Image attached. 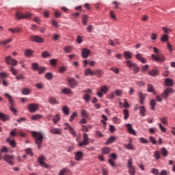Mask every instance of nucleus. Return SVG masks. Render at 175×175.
<instances>
[{
    "label": "nucleus",
    "mask_w": 175,
    "mask_h": 175,
    "mask_svg": "<svg viewBox=\"0 0 175 175\" xmlns=\"http://www.w3.org/2000/svg\"><path fill=\"white\" fill-rule=\"evenodd\" d=\"M31 135L35 139V143L38 146V150L42 147V144L43 143V139H44V133L43 131L31 132Z\"/></svg>",
    "instance_id": "obj_1"
},
{
    "label": "nucleus",
    "mask_w": 175,
    "mask_h": 175,
    "mask_svg": "<svg viewBox=\"0 0 175 175\" xmlns=\"http://www.w3.org/2000/svg\"><path fill=\"white\" fill-rule=\"evenodd\" d=\"M153 51L157 55L152 54L151 55V58L152 61H154L155 62H165V56L162 54L159 53V50H158V48L154 47Z\"/></svg>",
    "instance_id": "obj_2"
},
{
    "label": "nucleus",
    "mask_w": 175,
    "mask_h": 175,
    "mask_svg": "<svg viewBox=\"0 0 175 175\" xmlns=\"http://www.w3.org/2000/svg\"><path fill=\"white\" fill-rule=\"evenodd\" d=\"M126 64L128 68H129L130 69H133L135 75L139 73V70H140V68H139V67L135 64L131 63L130 60H126Z\"/></svg>",
    "instance_id": "obj_3"
},
{
    "label": "nucleus",
    "mask_w": 175,
    "mask_h": 175,
    "mask_svg": "<svg viewBox=\"0 0 175 175\" xmlns=\"http://www.w3.org/2000/svg\"><path fill=\"white\" fill-rule=\"evenodd\" d=\"M32 16V14L27 12L26 14H21L18 12L16 13V17L17 20H23L26 19L28 20L29 18H31Z\"/></svg>",
    "instance_id": "obj_4"
},
{
    "label": "nucleus",
    "mask_w": 175,
    "mask_h": 175,
    "mask_svg": "<svg viewBox=\"0 0 175 175\" xmlns=\"http://www.w3.org/2000/svg\"><path fill=\"white\" fill-rule=\"evenodd\" d=\"M83 142L79 141L78 143L79 147H83L84 146H88L90 139H88V135L85 133L83 134Z\"/></svg>",
    "instance_id": "obj_5"
},
{
    "label": "nucleus",
    "mask_w": 175,
    "mask_h": 175,
    "mask_svg": "<svg viewBox=\"0 0 175 175\" xmlns=\"http://www.w3.org/2000/svg\"><path fill=\"white\" fill-rule=\"evenodd\" d=\"M107 91H109V88H107L106 85L100 87V90L97 92L98 98H103V94H107Z\"/></svg>",
    "instance_id": "obj_6"
},
{
    "label": "nucleus",
    "mask_w": 175,
    "mask_h": 175,
    "mask_svg": "<svg viewBox=\"0 0 175 175\" xmlns=\"http://www.w3.org/2000/svg\"><path fill=\"white\" fill-rule=\"evenodd\" d=\"M173 92H174L173 88H168L163 92V93L161 94V96L162 98H163V99H167V98H169V94H173Z\"/></svg>",
    "instance_id": "obj_7"
},
{
    "label": "nucleus",
    "mask_w": 175,
    "mask_h": 175,
    "mask_svg": "<svg viewBox=\"0 0 175 175\" xmlns=\"http://www.w3.org/2000/svg\"><path fill=\"white\" fill-rule=\"evenodd\" d=\"M5 61L8 65H12V66H16L17 65V60L12 59V57L10 56L5 57Z\"/></svg>",
    "instance_id": "obj_8"
},
{
    "label": "nucleus",
    "mask_w": 175,
    "mask_h": 175,
    "mask_svg": "<svg viewBox=\"0 0 175 175\" xmlns=\"http://www.w3.org/2000/svg\"><path fill=\"white\" fill-rule=\"evenodd\" d=\"M3 159L7 163H9V165H13V161L14 159V156H10L8 154H5L3 157Z\"/></svg>",
    "instance_id": "obj_9"
},
{
    "label": "nucleus",
    "mask_w": 175,
    "mask_h": 175,
    "mask_svg": "<svg viewBox=\"0 0 175 175\" xmlns=\"http://www.w3.org/2000/svg\"><path fill=\"white\" fill-rule=\"evenodd\" d=\"M38 162L40 165V166H42V167H44L45 169H49V165H47V163H46V162H44V161H46V157H44V156H40L38 157Z\"/></svg>",
    "instance_id": "obj_10"
},
{
    "label": "nucleus",
    "mask_w": 175,
    "mask_h": 175,
    "mask_svg": "<svg viewBox=\"0 0 175 175\" xmlns=\"http://www.w3.org/2000/svg\"><path fill=\"white\" fill-rule=\"evenodd\" d=\"M30 40L36 43H43L44 42V40L39 36H31Z\"/></svg>",
    "instance_id": "obj_11"
},
{
    "label": "nucleus",
    "mask_w": 175,
    "mask_h": 175,
    "mask_svg": "<svg viewBox=\"0 0 175 175\" xmlns=\"http://www.w3.org/2000/svg\"><path fill=\"white\" fill-rule=\"evenodd\" d=\"M110 159L108 160V163H109L111 167H114L116 166V158H117V154L115 153H112L110 155Z\"/></svg>",
    "instance_id": "obj_12"
},
{
    "label": "nucleus",
    "mask_w": 175,
    "mask_h": 175,
    "mask_svg": "<svg viewBox=\"0 0 175 175\" xmlns=\"http://www.w3.org/2000/svg\"><path fill=\"white\" fill-rule=\"evenodd\" d=\"M38 109H39V105L38 104L31 103L28 105V110L31 113H35Z\"/></svg>",
    "instance_id": "obj_13"
},
{
    "label": "nucleus",
    "mask_w": 175,
    "mask_h": 175,
    "mask_svg": "<svg viewBox=\"0 0 175 175\" xmlns=\"http://www.w3.org/2000/svg\"><path fill=\"white\" fill-rule=\"evenodd\" d=\"M65 131H66V129L69 130L70 133H71V135H72V136H76V131H75V129L70 126V124H69V123H65Z\"/></svg>",
    "instance_id": "obj_14"
},
{
    "label": "nucleus",
    "mask_w": 175,
    "mask_h": 175,
    "mask_svg": "<svg viewBox=\"0 0 175 175\" xmlns=\"http://www.w3.org/2000/svg\"><path fill=\"white\" fill-rule=\"evenodd\" d=\"M90 54H91V50L87 48L82 49L81 55L83 58H88V57L90 56Z\"/></svg>",
    "instance_id": "obj_15"
},
{
    "label": "nucleus",
    "mask_w": 175,
    "mask_h": 175,
    "mask_svg": "<svg viewBox=\"0 0 175 175\" xmlns=\"http://www.w3.org/2000/svg\"><path fill=\"white\" fill-rule=\"evenodd\" d=\"M4 96L8 100L10 106H14V100H13L12 96L9 95L8 93H5Z\"/></svg>",
    "instance_id": "obj_16"
},
{
    "label": "nucleus",
    "mask_w": 175,
    "mask_h": 175,
    "mask_svg": "<svg viewBox=\"0 0 175 175\" xmlns=\"http://www.w3.org/2000/svg\"><path fill=\"white\" fill-rule=\"evenodd\" d=\"M75 154V161H81V158L84 157V153L81 151H78Z\"/></svg>",
    "instance_id": "obj_17"
},
{
    "label": "nucleus",
    "mask_w": 175,
    "mask_h": 175,
    "mask_svg": "<svg viewBox=\"0 0 175 175\" xmlns=\"http://www.w3.org/2000/svg\"><path fill=\"white\" fill-rule=\"evenodd\" d=\"M126 126L127 128L128 132L131 133V135H134V136H136V131L132 128V124H126Z\"/></svg>",
    "instance_id": "obj_18"
},
{
    "label": "nucleus",
    "mask_w": 175,
    "mask_h": 175,
    "mask_svg": "<svg viewBox=\"0 0 175 175\" xmlns=\"http://www.w3.org/2000/svg\"><path fill=\"white\" fill-rule=\"evenodd\" d=\"M0 120L1 121H9L10 120V116L9 115H5V113L0 112Z\"/></svg>",
    "instance_id": "obj_19"
},
{
    "label": "nucleus",
    "mask_w": 175,
    "mask_h": 175,
    "mask_svg": "<svg viewBox=\"0 0 175 175\" xmlns=\"http://www.w3.org/2000/svg\"><path fill=\"white\" fill-rule=\"evenodd\" d=\"M50 133H52V135H61L62 130H61V129H52L50 130Z\"/></svg>",
    "instance_id": "obj_20"
},
{
    "label": "nucleus",
    "mask_w": 175,
    "mask_h": 175,
    "mask_svg": "<svg viewBox=\"0 0 175 175\" xmlns=\"http://www.w3.org/2000/svg\"><path fill=\"white\" fill-rule=\"evenodd\" d=\"M84 76H94V71L91 68H88L85 70Z\"/></svg>",
    "instance_id": "obj_21"
},
{
    "label": "nucleus",
    "mask_w": 175,
    "mask_h": 175,
    "mask_svg": "<svg viewBox=\"0 0 175 175\" xmlns=\"http://www.w3.org/2000/svg\"><path fill=\"white\" fill-rule=\"evenodd\" d=\"M135 58H137L138 59V61H139L142 64H146V62H147V59H146V58H144V57H142V55H140V54H137L135 55Z\"/></svg>",
    "instance_id": "obj_22"
},
{
    "label": "nucleus",
    "mask_w": 175,
    "mask_h": 175,
    "mask_svg": "<svg viewBox=\"0 0 175 175\" xmlns=\"http://www.w3.org/2000/svg\"><path fill=\"white\" fill-rule=\"evenodd\" d=\"M123 57H124L125 59H131V58H132V53L129 51H124Z\"/></svg>",
    "instance_id": "obj_23"
},
{
    "label": "nucleus",
    "mask_w": 175,
    "mask_h": 175,
    "mask_svg": "<svg viewBox=\"0 0 175 175\" xmlns=\"http://www.w3.org/2000/svg\"><path fill=\"white\" fill-rule=\"evenodd\" d=\"M103 75V70L100 69H97L95 71H94V76H97L98 77H102Z\"/></svg>",
    "instance_id": "obj_24"
},
{
    "label": "nucleus",
    "mask_w": 175,
    "mask_h": 175,
    "mask_svg": "<svg viewBox=\"0 0 175 175\" xmlns=\"http://www.w3.org/2000/svg\"><path fill=\"white\" fill-rule=\"evenodd\" d=\"M68 82L69 83V84L72 85H79V83L77 82V81H76V79H75L74 78H68Z\"/></svg>",
    "instance_id": "obj_25"
},
{
    "label": "nucleus",
    "mask_w": 175,
    "mask_h": 175,
    "mask_svg": "<svg viewBox=\"0 0 175 175\" xmlns=\"http://www.w3.org/2000/svg\"><path fill=\"white\" fill-rule=\"evenodd\" d=\"M49 102L51 105H58V100L54 97H50L49 98Z\"/></svg>",
    "instance_id": "obj_26"
},
{
    "label": "nucleus",
    "mask_w": 175,
    "mask_h": 175,
    "mask_svg": "<svg viewBox=\"0 0 175 175\" xmlns=\"http://www.w3.org/2000/svg\"><path fill=\"white\" fill-rule=\"evenodd\" d=\"M42 115H39V114H35L31 116V120H33V121H38V120H40V118H42Z\"/></svg>",
    "instance_id": "obj_27"
},
{
    "label": "nucleus",
    "mask_w": 175,
    "mask_h": 175,
    "mask_svg": "<svg viewBox=\"0 0 175 175\" xmlns=\"http://www.w3.org/2000/svg\"><path fill=\"white\" fill-rule=\"evenodd\" d=\"M81 117H83V118H88V117H90V114L85 109L81 110Z\"/></svg>",
    "instance_id": "obj_28"
},
{
    "label": "nucleus",
    "mask_w": 175,
    "mask_h": 175,
    "mask_svg": "<svg viewBox=\"0 0 175 175\" xmlns=\"http://www.w3.org/2000/svg\"><path fill=\"white\" fill-rule=\"evenodd\" d=\"M60 120H61V116H59V114H56L53 118V122L54 124H57Z\"/></svg>",
    "instance_id": "obj_29"
},
{
    "label": "nucleus",
    "mask_w": 175,
    "mask_h": 175,
    "mask_svg": "<svg viewBox=\"0 0 175 175\" xmlns=\"http://www.w3.org/2000/svg\"><path fill=\"white\" fill-rule=\"evenodd\" d=\"M62 94H64L65 95H69L70 94H72V91L70 90V89H68L67 88H64L62 90Z\"/></svg>",
    "instance_id": "obj_30"
},
{
    "label": "nucleus",
    "mask_w": 175,
    "mask_h": 175,
    "mask_svg": "<svg viewBox=\"0 0 175 175\" xmlns=\"http://www.w3.org/2000/svg\"><path fill=\"white\" fill-rule=\"evenodd\" d=\"M7 142L9 143V144H10L12 147H16V141H14V139L7 138Z\"/></svg>",
    "instance_id": "obj_31"
},
{
    "label": "nucleus",
    "mask_w": 175,
    "mask_h": 175,
    "mask_svg": "<svg viewBox=\"0 0 175 175\" xmlns=\"http://www.w3.org/2000/svg\"><path fill=\"white\" fill-rule=\"evenodd\" d=\"M8 31L10 32H12V33H20V29L19 28H14V29H12V28H10L8 29Z\"/></svg>",
    "instance_id": "obj_32"
},
{
    "label": "nucleus",
    "mask_w": 175,
    "mask_h": 175,
    "mask_svg": "<svg viewBox=\"0 0 175 175\" xmlns=\"http://www.w3.org/2000/svg\"><path fill=\"white\" fill-rule=\"evenodd\" d=\"M64 51L66 54H69V53H70V51H72V46H64Z\"/></svg>",
    "instance_id": "obj_33"
},
{
    "label": "nucleus",
    "mask_w": 175,
    "mask_h": 175,
    "mask_svg": "<svg viewBox=\"0 0 175 175\" xmlns=\"http://www.w3.org/2000/svg\"><path fill=\"white\" fill-rule=\"evenodd\" d=\"M8 73L3 72H0V79H1L2 80H6V78L8 77Z\"/></svg>",
    "instance_id": "obj_34"
},
{
    "label": "nucleus",
    "mask_w": 175,
    "mask_h": 175,
    "mask_svg": "<svg viewBox=\"0 0 175 175\" xmlns=\"http://www.w3.org/2000/svg\"><path fill=\"white\" fill-rule=\"evenodd\" d=\"M62 111L66 116H69V107L68 106H64L62 107Z\"/></svg>",
    "instance_id": "obj_35"
},
{
    "label": "nucleus",
    "mask_w": 175,
    "mask_h": 175,
    "mask_svg": "<svg viewBox=\"0 0 175 175\" xmlns=\"http://www.w3.org/2000/svg\"><path fill=\"white\" fill-rule=\"evenodd\" d=\"M123 114L124 120H128V118H129V111L128 109H124L123 111Z\"/></svg>",
    "instance_id": "obj_36"
},
{
    "label": "nucleus",
    "mask_w": 175,
    "mask_h": 175,
    "mask_svg": "<svg viewBox=\"0 0 175 175\" xmlns=\"http://www.w3.org/2000/svg\"><path fill=\"white\" fill-rule=\"evenodd\" d=\"M114 142H116V137L112 136L109 138L106 142V144H111V143H114Z\"/></svg>",
    "instance_id": "obj_37"
},
{
    "label": "nucleus",
    "mask_w": 175,
    "mask_h": 175,
    "mask_svg": "<svg viewBox=\"0 0 175 175\" xmlns=\"http://www.w3.org/2000/svg\"><path fill=\"white\" fill-rule=\"evenodd\" d=\"M112 5H113V9H118V7L120 6L121 3L120 1H113Z\"/></svg>",
    "instance_id": "obj_38"
},
{
    "label": "nucleus",
    "mask_w": 175,
    "mask_h": 175,
    "mask_svg": "<svg viewBox=\"0 0 175 175\" xmlns=\"http://www.w3.org/2000/svg\"><path fill=\"white\" fill-rule=\"evenodd\" d=\"M139 108L140 109V114H142V117H144L146 116V108L144 106L139 107Z\"/></svg>",
    "instance_id": "obj_39"
},
{
    "label": "nucleus",
    "mask_w": 175,
    "mask_h": 175,
    "mask_svg": "<svg viewBox=\"0 0 175 175\" xmlns=\"http://www.w3.org/2000/svg\"><path fill=\"white\" fill-rule=\"evenodd\" d=\"M165 84L168 87H171V85H173V80H172L171 79H169V78L166 79H165Z\"/></svg>",
    "instance_id": "obj_40"
},
{
    "label": "nucleus",
    "mask_w": 175,
    "mask_h": 175,
    "mask_svg": "<svg viewBox=\"0 0 175 175\" xmlns=\"http://www.w3.org/2000/svg\"><path fill=\"white\" fill-rule=\"evenodd\" d=\"M161 42H167L169 40V36L167 34L161 36Z\"/></svg>",
    "instance_id": "obj_41"
},
{
    "label": "nucleus",
    "mask_w": 175,
    "mask_h": 175,
    "mask_svg": "<svg viewBox=\"0 0 175 175\" xmlns=\"http://www.w3.org/2000/svg\"><path fill=\"white\" fill-rule=\"evenodd\" d=\"M127 167L129 168V167H133V159H132V158H130L129 160H128V162H127Z\"/></svg>",
    "instance_id": "obj_42"
},
{
    "label": "nucleus",
    "mask_w": 175,
    "mask_h": 175,
    "mask_svg": "<svg viewBox=\"0 0 175 175\" xmlns=\"http://www.w3.org/2000/svg\"><path fill=\"white\" fill-rule=\"evenodd\" d=\"M161 154L163 157H167V150H166V148H162Z\"/></svg>",
    "instance_id": "obj_43"
},
{
    "label": "nucleus",
    "mask_w": 175,
    "mask_h": 175,
    "mask_svg": "<svg viewBox=\"0 0 175 175\" xmlns=\"http://www.w3.org/2000/svg\"><path fill=\"white\" fill-rule=\"evenodd\" d=\"M33 52H32V50L31 49H27L25 51V55L26 57H31V55L33 54Z\"/></svg>",
    "instance_id": "obj_44"
},
{
    "label": "nucleus",
    "mask_w": 175,
    "mask_h": 175,
    "mask_svg": "<svg viewBox=\"0 0 175 175\" xmlns=\"http://www.w3.org/2000/svg\"><path fill=\"white\" fill-rule=\"evenodd\" d=\"M103 120H100V122L106 126V121L107 120V117L105 115H102Z\"/></svg>",
    "instance_id": "obj_45"
},
{
    "label": "nucleus",
    "mask_w": 175,
    "mask_h": 175,
    "mask_svg": "<svg viewBox=\"0 0 175 175\" xmlns=\"http://www.w3.org/2000/svg\"><path fill=\"white\" fill-rule=\"evenodd\" d=\"M39 64H38L37 63H33L31 64V69L33 70H38L39 69Z\"/></svg>",
    "instance_id": "obj_46"
},
{
    "label": "nucleus",
    "mask_w": 175,
    "mask_h": 175,
    "mask_svg": "<svg viewBox=\"0 0 175 175\" xmlns=\"http://www.w3.org/2000/svg\"><path fill=\"white\" fill-rule=\"evenodd\" d=\"M139 96L140 105H143L144 100L145 99L144 95H143V94H142V93H139Z\"/></svg>",
    "instance_id": "obj_47"
},
{
    "label": "nucleus",
    "mask_w": 175,
    "mask_h": 175,
    "mask_svg": "<svg viewBox=\"0 0 175 175\" xmlns=\"http://www.w3.org/2000/svg\"><path fill=\"white\" fill-rule=\"evenodd\" d=\"M87 20H88V15H83L82 17V21L83 23V25H87Z\"/></svg>",
    "instance_id": "obj_48"
},
{
    "label": "nucleus",
    "mask_w": 175,
    "mask_h": 175,
    "mask_svg": "<svg viewBox=\"0 0 175 175\" xmlns=\"http://www.w3.org/2000/svg\"><path fill=\"white\" fill-rule=\"evenodd\" d=\"M129 173L130 175H135V167H129Z\"/></svg>",
    "instance_id": "obj_49"
},
{
    "label": "nucleus",
    "mask_w": 175,
    "mask_h": 175,
    "mask_svg": "<svg viewBox=\"0 0 175 175\" xmlns=\"http://www.w3.org/2000/svg\"><path fill=\"white\" fill-rule=\"evenodd\" d=\"M154 86L151 84H148V92H154Z\"/></svg>",
    "instance_id": "obj_50"
},
{
    "label": "nucleus",
    "mask_w": 175,
    "mask_h": 175,
    "mask_svg": "<svg viewBox=\"0 0 175 175\" xmlns=\"http://www.w3.org/2000/svg\"><path fill=\"white\" fill-rule=\"evenodd\" d=\"M125 148L127 150H135L131 143L124 145Z\"/></svg>",
    "instance_id": "obj_51"
},
{
    "label": "nucleus",
    "mask_w": 175,
    "mask_h": 175,
    "mask_svg": "<svg viewBox=\"0 0 175 175\" xmlns=\"http://www.w3.org/2000/svg\"><path fill=\"white\" fill-rule=\"evenodd\" d=\"M150 105L152 110H155V105H156L155 100H151L150 102Z\"/></svg>",
    "instance_id": "obj_52"
},
{
    "label": "nucleus",
    "mask_w": 175,
    "mask_h": 175,
    "mask_svg": "<svg viewBox=\"0 0 175 175\" xmlns=\"http://www.w3.org/2000/svg\"><path fill=\"white\" fill-rule=\"evenodd\" d=\"M16 129H14L10 133V136H11V137H14V136H17V135H18L17 133H16Z\"/></svg>",
    "instance_id": "obj_53"
},
{
    "label": "nucleus",
    "mask_w": 175,
    "mask_h": 175,
    "mask_svg": "<svg viewBox=\"0 0 175 175\" xmlns=\"http://www.w3.org/2000/svg\"><path fill=\"white\" fill-rule=\"evenodd\" d=\"M45 78L47 80H51V79H53V74H51V72H48L45 75Z\"/></svg>",
    "instance_id": "obj_54"
},
{
    "label": "nucleus",
    "mask_w": 175,
    "mask_h": 175,
    "mask_svg": "<svg viewBox=\"0 0 175 175\" xmlns=\"http://www.w3.org/2000/svg\"><path fill=\"white\" fill-rule=\"evenodd\" d=\"M83 99L85 102H90V99H91V96H90L88 94H85L83 96Z\"/></svg>",
    "instance_id": "obj_55"
},
{
    "label": "nucleus",
    "mask_w": 175,
    "mask_h": 175,
    "mask_svg": "<svg viewBox=\"0 0 175 175\" xmlns=\"http://www.w3.org/2000/svg\"><path fill=\"white\" fill-rule=\"evenodd\" d=\"M154 155L155 159H159V158H161L159 151L158 150L154 152Z\"/></svg>",
    "instance_id": "obj_56"
},
{
    "label": "nucleus",
    "mask_w": 175,
    "mask_h": 175,
    "mask_svg": "<svg viewBox=\"0 0 175 175\" xmlns=\"http://www.w3.org/2000/svg\"><path fill=\"white\" fill-rule=\"evenodd\" d=\"M22 94L23 95H29V90L28 88H24L23 90H22Z\"/></svg>",
    "instance_id": "obj_57"
},
{
    "label": "nucleus",
    "mask_w": 175,
    "mask_h": 175,
    "mask_svg": "<svg viewBox=\"0 0 175 175\" xmlns=\"http://www.w3.org/2000/svg\"><path fill=\"white\" fill-rule=\"evenodd\" d=\"M149 75L150 76H157V75H158V70H153L152 71L149 72Z\"/></svg>",
    "instance_id": "obj_58"
},
{
    "label": "nucleus",
    "mask_w": 175,
    "mask_h": 175,
    "mask_svg": "<svg viewBox=\"0 0 175 175\" xmlns=\"http://www.w3.org/2000/svg\"><path fill=\"white\" fill-rule=\"evenodd\" d=\"M77 117V112H74L72 115L70 116L69 121L72 122V121Z\"/></svg>",
    "instance_id": "obj_59"
},
{
    "label": "nucleus",
    "mask_w": 175,
    "mask_h": 175,
    "mask_svg": "<svg viewBox=\"0 0 175 175\" xmlns=\"http://www.w3.org/2000/svg\"><path fill=\"white\" fill-rule=\"evenodd\" d=\"M10 70L12 73V75H17V70L14 69L13 66L10 67Z\"/></svg>",
    "instance_id": "obj_60"
},
{
    "label": "nucleus",
    "mask_w": 175,
    "mask_h": 175,
    "mask_svg": "<svg viewBox=\"0 0 175 175\" xmlns=\"http://www.w3.org/2000/svg\"><path fill=\"white\" fill-rule=\"evenodd\" d=\"M159 129H161V131L162 132H163V133H165V132H166V128L164 127V126L162 125V124H161V123L159 124Z\"/></svg>",
    "instance_id": "obj_61"
},
{
    "label": "nucleus",
    "mask_w": 175,
    "mask_h": 175,
    "mask_svg": "<svg viewBox=\"0 0 175 175\" xmlns=\"http://www.w3.org/2000/svg\"><path fill=\"white\" fill-rule=\"evenodd\" d=\"M37 70L40 75H42V73H43L46 70V68L40 66V67H38V70Z\"/></svg>",
    "instance_id": "obj_62"
},
{
    "label": "nucleus",
    "mask_w": 175,
    "mask_h": 175,
    "mask_svg": "<svg viewBox=\"0 0 175 175\" xmlns=\"http://www.w3.org/2000/svg\"><path fill=\"white\" fill-rule=\"evenodd\" d=\"M66 170H68V169L66 167H64L62 170H61L59 172L58 175H64L65 174Z\"/></svg>",
    "instance_id": "obj_63"
},
{
    "label": "nucleus",
    "mask_w": 175,
    "mask_h": 175,
    "mask_svg": "<svg viewBox=\"0 0 175 175\" xmlns=\"http://www.w3.org/2000/svg\"><path fill=\"white\" fill-rule=\"evenodd\" d=\"M103 154H109V152H110V148H103Z\"/></svg>",
    "instance_id": "obj_64"
}]
</instances>
